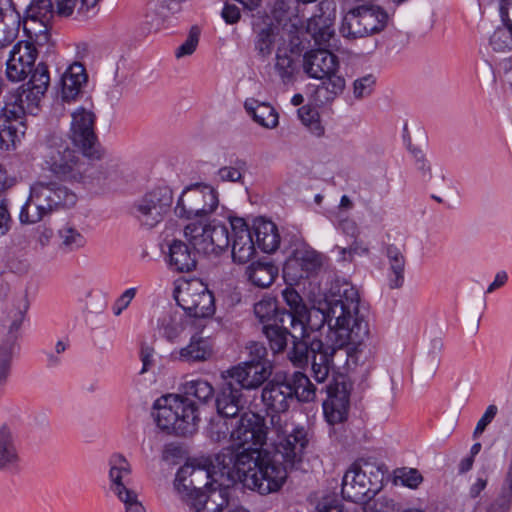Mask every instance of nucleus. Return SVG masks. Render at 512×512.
I'll use <instances>...</instances> for the list:
<instances>
[{
    "label": "nucleus",
    "mask_w": 512,
    "mask_h": 512,
    "mask_svg": "<svg viewBox=\"0 0 512 512\" xmlns=\"http://www.w3.org/2000/svg\"><path fill=\"white\" fill-rule=\"evenodd\" d=\"M269 433L273 432L262 416L243 413L231 431V447L223 448L216 456L222 474L262 495L276 492L283 486L288 470L302 461L308 445L305 428L294 427L289 434H276L274 449L270 452L262 449Z\"/></svg>",
    "instance_id": "f257e3e1"
},
{
    "label": "nucleus",
    "mask_w": 512,
    "mask_h": 512,
    "mask_svg": "<svg viewBox=\"0 0 512 512\" xmlns=\"http://www.w3.org/2000/svg\"><path fill=\"white\" fill-rule=\"evenodd\" d=\"M282 296L289 310L281 308L280 320L286 321L291 329L301 328L303 332V324H306L312 330H320L327 323L338 346L364 343L369 337L368 322L360 312V296L353 286L344 288L340 298L331 302L327 311L315 307L309 309L293 288L284 289Z\"/></svg>",
    "instance_id": "f03ea898"
},
{
    "label": "nucleus",
    "mask_w": 512,
    "mask_h": 512,
    "mask_svg": "<svg viewBox=\"0 0 512 512\" xmlns=\"http://www.w3.org/2000/svg\"><path fill=\"white\" fill-rule=\"evenodd\" d=\"M43 169L55 178L84 187H101L106 179L105 173L86 156L71 148L69 143L58 135L47 137L41 152Z\"/></svg>",
    "instance_id": "7ed1b4c3"
},
{
    "label": "nucleus",
    "mask_w": 512,
    "mask_h": 512,
    "mask_svg": "<svg viewBox=\"0 0 512 512\" xmlns=\"http://www.w3.org/2000/svg\"><path fill=\"white\" fill-rule=\"evenodd\" d=\"M310 325L303 324V332L301 328L291 329L292 348L288 352V358L294 366L304 367L308 364L311 359V369L313 378L317 383H324L330 373L331 364L333 361V355L336 352V348H342V346L336 345H325L322 340L313 337L311 338ZM359 344L348 343L343 345L353 346L354 348L360 346Z\"/></svg>",
    "instance_id": "20e7f679"
},
{
    "label": "nucleus",
    "mask_w": 512,
    "mask_h": 512,
    "mask_svg": "<svg viewBox=\"0 0 512 512\" xmlns=\"http://www.w3.org/2000/svg\"><path fill=\"white\" fill-rule=\"evenodd\" d=\"M152 416L161 431L179 437L193 435L200 423L197 403L179 394L158 398L154 402Z\"/></svg>",
    "instance_id": "39448f33"
},
{
    "label": "nucleus",
    "mask_w": 512,
    "mask_h": 512,
    "mask_svg": "<svg viewBox=\"0 0 512 512\" xmlns=\"http://www.w3.org/2000/svg\"><path fill=\"white\" fill-rule=\"evenodd\" d=\"M332 48L319 46L303 55L302 67L308 77L323 80L314 91V100L319 105L332 102L345 89V79L338 75L339 59Z\"/></svg>",
    "instance_id": "423d86ee"
},
{
    "label": "nucleus",
    "mask_w": 512,
    "mask_h": 512,
    "mask_svg": "<svg viewBox=\"0 0 512 512\" xmlns=\"http://www.w3.org/2000/svg\"><path fill=\"white\" fill-rule=\"evenodd\" d=\"M78 201L77 194L58 182L37 181L30 187V195L20 211L24 224H34L46 215L62 209H70Z\"/></svg>",
    "instance_id": "0eeeda50"
},
{
    "label": "nucleus",
    "mask_w": 512,
    "mask_h": 512,
    "mask_svg": "<svg viewBox=\"0 0 512 512\" xmlns=\"http://www.w3.org/2000/svg\"><path fill=\"white\" fill-rule=\"evenodd\" d=\"M389 15L381 6L373 3L358 4L343 17L340 33L344 38L357 39L381 32Z\"/></svg>",
    "instance_id": "6e6552de"
},
{
    "label": "nucleus",
    "mask_w": 512,
    "mask_h": 512,
    "mask_svg": "<svg viewBox=\"0 0 512 512\" xmlns=\"http://www.w3.org/2000/svg\"><path fill=\"white\" fill-rule=\"evenodd\" d=\"M383 472L379 467L365 463L364 468L354 463L344 474L341 494L354 503H365L382 488Z\"/></svg>",
    "instance_id": "1a4fd4ad"
},
{
    "label": "nucleus",
    "mask_w": 512,
    "mask_h": 512,
    "mask_svg": "<svg viewBox=\"0 0 512 512\" xmlns=\"http://www.w3.org/2000/svg\"><path fill=\"white\" fill-rule=\"evenodd\" d=\"M184 236L198 253L219 255L230 245L228 224L213 219L207 224L189 223L184 228Z\"/></svg>",
    "instance_id": "9d476101"
},
{
    "label": "nucleus",
    "mask_w": 512,
    "mask_h": 512,
    "mask_svg": "<svg viewBox=\"0 0 512 512\" xmlns=\"http://www.w3.org/2000/svg\"><path fill=\"white\" fill-rule=\"evenodd\" d=\"M172 203L171 188L164 184L157 185L135 202L134 214L142 226L153 228L164 219Z\"/></svg>",
    "instance_id": "9b49d317"
},
{
    "label": "nucleus",
    "mask_w": 512,
    "mask_h": 512,
    "mask_svg": "<svg viewBox=\"0 0 512 512\" xmlns=\"http://www.w3.org/2000/svg\"><path fill=\"white\" fill-rule=\"evenodd\" d=\"M262 402L270 417L271 431L275 434H289L288 424L282 418L290 403L294 401L290 385L284 381H271L265 385L261 393Z\"/></svg>",
    "instance_id": "f8f14e48"
},
{
    "label": "nucleus",
    "mask_w": 512,
    "mask_h": 512,
    "mask_svg": "<svg viewBox=\"0 0 512 512\" xmlns=\"http://www.w3.org/2000/svg\"><path fill=\"white\" fill-rule=\"evenodd\" d=\"M218 204V193L213 187L196 184L182 192L175 207V214L185 219L204 217L211 214Z\"/></svg>",
    "instance_id": "ddd939ff"
},
{
    "label": "nucleus",
    "mask_w": 512,
    "mask_h": 512,
    "mask_svg": "<svg viewBox=\"0 0 512 512\" xmlns=\"http://www.w3.org/2000/svg\"><path fill=\"white\" fill-rule=\"evenodd\" d=\"M71 117L69 137L73 144L89 160L101 159L102 151L94 130L95 114L84 107H78Z\"/></svg>",
    "instance_id": "4468645a"
},
{
    "label": "nucleus",
    "mask_w": 512,
    "mask_h": 512,
    "mask_svg": "<svg viewBox=\"0 0 512 512\" xmlns=\"http://www.w3.org/2000/svg\"><path fill=\"white\" fill-rule=\"evenodd\" d=\"M177 304L190 317L207 318L214 314V296L201 281L185 282L174 292Z\"/></svg>",
    "instance_id": "2eb2a0df"
},
{
    "label": "nucleus",
    "mask_w": 512,
    "mask_h": 512,
    "mask_svg": "<svg viewBox=\"0 0 512 512\" xmlns=\"http://www.w3.org/2000/svg\"><path fill=\"white\" fill-rule=\"evenodd\" d=\"M52 0H32L26 9L23 27L30 40L37 45H44L50 39L49 30L54 18Z\"/></svg>",
    "instance_id": "dca6fc26"
},
{
    "label": "nucleus",
    "mask_w": 512,
    "mask_h": 512,
    "mask_svg": "<svg viewBox=\"0 0 512 512\" xmlns=\"http://www.w3.org/2000/svg\"><path fill=\"white\" fill-rule=\"evenodd\" d=\"M327 394L323 401L324 416L329 424L342 423L347 419L350 407V391L345 382L334 381L321 388Z\"/></svg>",
    "instance_id": "f3484780"
},
{
    "label": "nucleus",
    "mask_w": 512,
    "mask_h": 512,
    "mask_svg": "<svg viewBox=\"0 0 512 512\" xmlns=\"http://www.w3.org/2000/svg\"><path fill=\"white\" fill-rule=\"evenodd\" d=\"M37 50L32 41L17 42L6 62V76L12 82L24 80L34 67Z\"/></svg>",
    "instance_id": "a211bd4d"
},
{
    "label": "nucleus",
    "mask_w": 512,
    "mask_h": 512,
    "mask_svg": "<svg viewBox=\"0 0 512 512\" xmlns=\"http://www.w3.org/2000/svg\"><path fill=\"white\" fill-rule=\"evenodd\" d=\"M272 362L245 361L227 370V378L246 390L257 389L271 376Z\"/></svg>",
    "instance_id": "6ab92c4d"
},
{
    "label": "nucleus",
    "mask_w": 512,
    "mask_h": 512,
    "mask_svg": "<svg viewBox=\"0 0 512 512\" xmlns=\"http://www.w3.org/2000/svg\"><path fill=\"white\" fill-rule=\"evenodd\" d=\"M322 255L312 248H300L293 252L284 267L285 278L297 281L316 274L322 267Z\"/></svg>",
    "instance_id": "aec40b11"
},
{
    "label": "nucleus",
    "mask_w": 512,
    "mask_h": 512,
    "mask_svg": "<svg viewBox=\"0 0 512 512\" xmlns=\"http://www.w3.org/2000/svg\"><path fill=\"white\" fill-rule=\"evenodd\" d=\"M227 487L205 484V489L198 493H189L185 504L190 512H221L229 504Z\"/></svg>",
    "instance_id": "412c9836"
},
{
    "label": "nucleus",
    "mask_w": 512,
    "mask_h": 512,
    "mask_svg": "<svg viewBox=\"0 0 512 512\" xmlns=\"http://www.w3.org/2000/svg\"><path fill=\"white\" fill-rule=\"evenodd\" d=\"M210 472L204 466H195L192 463H186L179 468L176 473L174 485L181 494L184 502L189 493H198L205 489V484H214L209 482Z\"/></svg>",
    "instance_id": "4be33fe9"
},
{
    "label": "nucleus",
    "mask_w": 512,
    "mask_h": 512,
    "mask_svg": "<svg viewBox=\"0 0 512 512\" xmlns=\"http://www.w3.org/2000/svg\"><path fill=\"white\" fill-rule=\"evenodd\" d=\"M228 224L233 231L232 259L235 263L244 264L254 255L257 244L243 218L229 217Z\"/></svg>",
    "instance_id": "5701e85b"
},
{
    "label": "nucleus",
    "mask_w": 512,
    "mask_h": 512,
    "mask_svg": "<svg viewBox=\"0 0 512 512\" xmlns=\"http://www.w3.org/2000/svg\"><path fill=\"white\" fill-rule=\"evenodd\" d=\"M45 93L27 84L20 86L12 93L4 105V111L12 116L23 118L26 113L34 114Z\"/></svg>",
    "instance_id": "b1692460"
},
{
    "label": "nucleus",
    "mask_w": 512,
    "mask_h": 512,
    "mask_svg": "<svg viewBox=\"0 0 512 512\" xmlns=\"http://www.w3.org/2000/svg\"><path fill=\"white\" fill-rule=\"evenodd\" d=\"M301 49L298 45L278 47L275 56L274 72L284 85L293 84L300 70Z\"/></svg>",
    "instance_id": "393cba45"
},
{
    "label": "nucleus",
    "mask_w": 512,
    "mask_h": 512,
    "mask_svg": "<svg viewBox=\"0 0 512 512\" xmlns=\"http://www.w3.org/2000/svg\"><path fill=\"white\" fill-rule=\"evenodd\" d=\"M214 353V344L209 337L198 333L191 336L189 343L171 353V358L188 364L200 363L209 360Z\"/></svg>",
    "instance_id": "a878e982"
},
{
    "label": "nucleus",
    "mask_w": 512,
    "mask_h": 512,
    "mask_svg": "<svg viewBox=\"0 0 512 512\" xmlns=\"http://www.w3.org/2000/svg\"><path fill=\"white\" fill-rule=\"evenodd\" d=\"M242 388L227 378L215 397L217 413L228 417H237L244 408Z\"/></svg>",
    "instance_id": "bb28decb"
},
{
    "label": "nucleus",
    "mask_w": 512,
    "mask_h": 512,
    "mask_svg": "<svg viewBox=\"0 0 512 512\" xmlns=\"http://www.w3.org/2000/svg\"><path fill=\"white\" fill-rule=\"evenodd\" d=\"M334 22L335 12L326 13L322 9H320L319 14H315L308 19L306 30L316 45L330 48L336 47V44L333 43L336 41Z\"/></svg>",
    "instance_id": "cd10ccee"
},
{
    "label": "nucleus",
    "mask_w": 512,
    "mask_h": 512,
    "mask_svg": "<svg viewBox=\"0 0 512 512\" xmlns=\"http://www.w3.org/2000/svg\"><path fill=\"white\" fill-rule=\"evenodd\" d=\"M20 444L16 434L8 425L0 427V472H15L20 469Z\"/></svg>",
    "instance_id": "c85d7f7f"
},
{
    "label": "nucleus",
    "mask_w": 512,
    "mask_h": 512,
    "mask_svg": "<svg viewBox=\"0 0 512 512\" xmlns=\"http://www.w3.org/2000/svg\"><path fill=\"white\" fill-rule=\"evenodd\" d=\"M194 248L182 240H173L168 246L167 263L169 268L177 273H189L196 268L197 258Z\"/></svg>",
    "instance_id": "c756f323"
},
{
    "label": "nucleus",
    "mask_w": 512,
    "mask_h": 512,
    "mask_svg": "<svg viewBox=\"0 0 512 512\" xmlns=\"http://www.w3.org/2000/svg\"><path fill=\"white\" fill-rule=\"evenodd\" d=\"M88 81V75L83 64L74 62L61 77V98L65 102H71L82 92L83 86Z\"/></svg>",
    "instance_id": "7c9ffc66"
},
{
    "label": "nucleus",
    "mask_w": 512,
    "mask_h": 512,
    "mask_svg": "<svg viewBox=\"0 0 512 512\" xmlns=\"http://www.w3.org/2000/svg\"><path fill=\"white\" fill-rule=\"evenodd\" d=\"M500 15L504 27H498L490 36V46L496 52L512 50V0H502Z\"/></svg>",
    "instance_id": "2f4dec72"
},
{
    "label": "nucleus",
    "mask_w": 512,
    "mask_h": 512,
    "mask_svg": "<svg viewBox=\"0 0 512 512\" xmlns=\"http://www.w3.org/2000/svg\"><path fill=\"white\" fill-rule=\"evenodd\" d=\"M24 134L23 118L6 113L3 107L0 112V150L7 151L15 148L16 143L20 142Z\"/></svg>",
    "instance_id": "473e14b6"
},
{
    "label": "nucleus",
    "mask_w": 512,
    "mask_h": 512,
    "mask_svg": "<svg viewBox=\"0 0 512 512\" xmlns=\"http://www.w3.org/2000/svg\"><path fill=\"white\" fill-rule=\"evenodd\" d=\"M109 466L110 489L118 498H122L132 491L125 482L131 473L130 464L123 455L113 454L109 459Z\"/></svg>",
    "instance_id": "72a5a7b5"
},
{
    "label": "nucleus",
    "mask_w": 512,
    "mask_h": 512,
    "mask_svg": "<svg viewBox=\"0 0 512 512\" xmlns=\"http://www.w3.org/2000/svg\"><path fill=\"white\" fill-rule=\"evenodd\" d=\"M255 242L265 253L276 251L280 245V235L277 226L270 220L258 218L253 225Z\"/></svg>",
    "instance_id": "f704fd0d"
},
{
    "label": "nucleus",
    "mask_w": 512,
    "mask_h": 512,
    "mask_svg": "<svg viewBox=\"0 0 512 512\" xmlns=\"http://www.w3.org/2000/svg\"><path fill=\"white\" fill-rule=\"evenodd\" d=\"M385 254L389 265L387 272L388 286L390 289H399L405 281V256L400 248L393 244L386 247Z\"/></svg>",
    "instance_id": "c9c22d12"
},
{
    "label": "nucleus",
    "mask_w": 512,
    "mask_h": 512,
    "mask_svg": "<svg viewBox=\"0 0 512 512\" xmlns=\"http://www.w3.org/2000/svg\"><path fill=\"white\" fill-rule=\"evenodd\" d=\"M157 327L163 338L175 343L185 331L186 320L178 311H167L158 319Z\"/></svg>",
    "instance_id": "e433bc0d"
},
{
    "label": "nucleus",
    "mask_w": 512,
    "mask_h": 512,
    "mask_svg": "<svg viewBox=\"0 0 512 512\" xmlns=\"http://www.w3.org/2000/svg\"><path fill=\"white\" fill-rule=\"evenodd\" d=\"M251 284L259 288L269 287L278 276V268L271 262H252L245 272Z\"/></svg>",
    "instance_id": "4c0bfd02"
},
{
    "label": "nucleus",
    "mask_w": 512,
    "mask_h": 512,
    "mask_svg": "<svg viewBox=\"0 0 512 512\" xmlns=\"http://www.w3.org/2000/svg\"><path fill=\"white\" fill-rule=\"evenodd\" d=\"M244 107L259 125L270 129L278 125V113L270 104L258 103L255 99H247Z\"/></svg>",
    "instance_id": "58836bf2"
},
{
    "label": "nucleus",
    "mask_w": 512,
    "mask_h": 512,
    "mask_svg": "<svg viewBox=\"0 0 512 512\" xmlns=\"http://www.w3.org/2000/svg\"><path fill=\"white\" fill-rule=\"evenodd\" d=\"M285 380L292 389L293 399H297L300 402H310L315 399L317 389L304 373L300 371L294 372L290 377H286Z\"/></svg>",
    "instance_id": "ea45409f"
},
{
    "label": "nucleus",
    "mask_w": 512,
    "mask_h": 512,
    "mask_svg": "<svg viewBox=\"0 0 512 512\" xmlns=\"http://www.w3.org/2000/svg\"><path fill=\"white\" fill-rule=\"evenodd\" d=\"M288 326L289 324L269 323L262 327V332L274 354L283 352L286 349L288 336L291 337V331L288 330Z\"/></svg>",
    "instance_id": "a19ab883"
},
{
    "label": "nucleus",
    "mask_w": 512,
    "mask_h": 512,
    "mask_svg": "<svg viewBox=\"0 0 512 512\" xmlns=\"http://www.w3.org/2000/svg\"><path fill=\"white\" fill-rule=\"evenodd\" d=\"M19 15L0 6V48L9 45L19 31Z\"/></svg>",
    "instance_id": "79ce46f5"
},
{
    "label": "nucleus",
    "mask_w": 512,
    "mask_h": 512,
    "mask_svg": "<svg viewBox=\"0 0 512 512\" xmlns=\"http://www.w3.org/2000/svg\"><path fill=\"white\" fill-rule=\"evenodd\" d=\"M282 310L278 307L276 298L265 297L254 305V314L262 323L266 325L269 323L287 324L286 321H281Z\"/></svg>",
    "instance_id": "37998d69"
},
{
    "label": "nucleus",
    "mask_w": 512,
    "mask_h": 512,
    "mask_svg": "<svg viewBox=\"0 0 512 512\" xmlns=\"http://www.w3.org/2000/svg\"><path fill=\"white\" fill-rule=\"evenodd\" d=\"M182 397L196 399L199 404H206L214 398V388L206 380L196 379L186 382L182 388Z\"/></svg>",
    "instance_id": "c03bdc74"
},
{
    "label": "nucleus",
    "mask_w": 512,
    "mask_h": 512,
    "mask_svg": "<svg viewBox=\"0 0 512 512\" xmlns=\"http://www.w3.org/2000/svg\"><path fill=\"white\" fill-rule=\"evenodd\" d=\"M235 417H228L217 413L216 417H213L207 427V433L211 440L215 442H221L226 440L228 437L231 440L230 427L233 426V420Z\"/></svg>",
    "instance_id": "a18cd8bd"
},
{
    "label": "nucleus",
    "mask_w": 512,
    "mask_h": 512,
    "mask_svg": "<svg viewBox=\"0 0 512 512\" xmlns=\"http://www.w3.org/2000/svg\"><path fill=\"white\" fill-rule=\"evenodd\" d=\"M61 248L67 252L78 250L85 246L86 238L76 228L66 225L59 230Z\"/></svg>",
    "instance_id": "49530a36"
},
{
    "label": "nucleus",
    "mask_w": 512,
    "mask_h": 512,
    "mask_svg": "<svg viewBox=\"0 0 512 512\" xmlns=\"http://www.w3.org/2000/svg\"><path fill=\"white\" fill-rule=\"evenodd\" d=\"M99 0H56L57 13L61 16H70L75 9L86 14L96 6Z\"/></svg>",
    "instance_id": "de8ad7c7"
},
{
    "label": "nucleus",
    "mask_w": 512,
    "mask_h": 512,
    "mask_svg": "<svg viewBox=\"0 0 512 512\" xmlns=\"http://www.w3.org/2000/svg\"><path fill=\"white\" fill-rule=\"evenodd\" d=\"M298 116L312 134L318 137L324 134V127L321 125L319 113L315 108L304 105L298 109Z\"/></svg>",
    "instance_id": "09e8293b"
},
{
    "label": "nucleus",
    "mask_w": 512,
    "mask_h": 512,
    "mask_svg": "<svg viewBox=\"0 0 512 512\" xmlns=\"http://www.w3.org/2000/svg\"><path fill=\"white\" fill-rule=\"evenodd\" d=\"M29 87H35L37 90L46 93L50 85V75L48 66L40 62L34 69L32 68L31 77L26 83Z\"/></svg>",
    "instance_id": "8fccbe9b"
},
{
    "label": "nucleus",
    "mask_w": 512,
    "mask_h": 512,
    "mask_svg": "<svg viewBox=\"0 0 512 512\" xmlns=\"http://www.w3.org/2000/svg\"><path fill=\"white\" fill-rule=\"evenodd\" d=\"M395 479L411 489H416L423 481V477L417 469L406 467L395 471Z\"/></svg>",
    "instance_id": "3c124183"
},
{
    "label": "nucleus",
    "mask_w": 512,
    "mask_h": 512,
    "mask_svg": "<svg viewBox=\"0 0 512 512\" xmlns=\"http://www.w3.org/2000/svg\"><path fill=\"white\" fill-rule=\"evenodd\" d=\"M274 40L275 36L273 29L270 27L262 28L256 36L255 49L262 56H267L272 52Z\"/></svg>",
    "instance_id": "603ef678"
},
{
    "label": "nucleus",
    "mask_w": 512,
    "mask_h": 512,
    "mask_svg": "<svg viewBox=\"0 0 512 512\" xmlns=\"http://www.w3.org/2000/svg\"><path fill=\"white\" fill-rule=\"evenodd\" d=\"M376 78L372 74H367L357 78L353 83V94L356 99H362L372 94Z\"/></svg>",
    "instance_id": "864d4df0"
},
{
    "label": "nucleus",
    "mask_w": 512,
    "mask_h": 512,
    "mask_svg": "<svg viewBox=\"0 0 512 512\" xmlns=\"http://www.w3.org/2000/svg\"><path fill=\"white\" fill-rule=\"evenodd\" d=\"M512 507V490L501 487L495 500L488 506L486 512H510Z\"/></svg>",
    "instance_id": "5fc2aeb1"
},
{
    "label": "nucleus",
    "mask_w": 512,
    "mask_h": 512,
    "mask_svg": "<svg viewBox=\"0 0 512 512\" xmlns=\"http://www.w3.org/2000/svg\"><path fill=\"white\" fill-rule=\"evenodd\" d=\"M199 35V29L193 26L189 32L187 39L176 49V58H182L193 54L199 42Z\"/></svg>",
    "instance_id": "6e6d98bb"
},
{
    "label": "nucleus",
    "mask_w": 512,
    "mask_h": 512,
    "mask_svg": "<svg viewBox=\"0 0 512 512\" xmlns=\"http://www.w3.org/2000/svg\"><path fill=\"white\" fill-rule=\"evenodd\" d=\"M136 288L126 289L114 302L113 304V313L116 316H119L131 303L136 295Z\"/></svg>",
    "instance_id": "4d7b16f0"
},
{
    "label": "nucleus",
    "mask_w": 512,
    "mask_h": 512,
    "mask_svg": "<svg viewBox=\"0 0 512 512\" xmlns=\"http://www.w3.org/2000/svg\"><path fill=\"white\" fill-rule=\"evenodd\" d=\"M497 406L495 405H489L482 415V417L479 419V421L476 424V427L473 432V437L477 438L479 435H481L486 427L492 422V420L495 418L497 414Z\"/></svg>",
    "instance_id": "13d9d810"
},
{
    "label": "nucleus",
    "mask_w": 512,
    "mask_h": 512,
    "mask_svg": "<svg viewBox=\"0 0 512 512\" xmlns=\"http://www.w3.org/2000/svg\"><path fill=\"white\" fill-rule=\"evenodd\" d=\"M237 164L239 165L238 167L225 166V167L220 168L217 173L218 177L222 181H230V182L239 181L242 178V173H241L240 169H241V166L245 165V163L239 161Z\"/></svg>",
    "instance_id": "bf43d9fd"
},
{
    "label": "nucleus",
    "mask_w": 512,
    "mask_h": 512,
    "mask_svg": "<svg viewBox=\"0 0 512 512\" xmlns=\"http://www.w3.org/2000/svg\"><path fill=\"white\" fill-rule=\"evenodd\" d=\"M23 319H24V311L18 310L17 312H15L13 321L9 327L8 337H7L6 341L3 342V343H11V351L13 350L15 341L17 339V332L21 327Z\"/></svg>",
    "instance_id": "052dcab7"
},
{
    "label": "nucleus",
    "mask_w": 512,
    "mask_h": 512,
    "mask_svg": "<svg viewBox=\"0 0 512 512\" xmlns=\"http://www.w3.org/2000/svg\"><path fill=\"white\" fill-rule=\"evenodd\" d=\"M494 75H498L503 82L512 87V61L510 59H503L501 62L496 64Z\"/></svg>",
    "instance_id": "680f3d73"
},
{
    "label": "nucleus",
    "mask_w": 512,
    "mask_h": 512,
    "mask_svg": "<svg viewBox=\"0 0 512 512\" xmlns=\"http://www.w3.org/2000/svg\"><path fill=\"white\" fill-rule=\"evenodd\" d=\"M118 499L124 503L126 512H146L135 491L128 492Z\"/></svg>",
    "instance_id": "e2e57ef3"
},
{
    "label": "nucleus",
    "mask_w": 512,
    "mask_h": 512,
    "mask_svg": "<svg viewBox=\"0 0 512 512\" xmlns=\"http://www.w3.org/2000/svg\"><path fill=\"white\" fill-rule=\"evenodd\" d=\"M248 349L250 356V359L248 361L271 362L269 359H267L268 352L264 344L259 342H253L249 345Z\"/></svg>",
    "instance_id": "0e129e2a"
},
{
    "label": "nucleus",
    "mask_w": 512,
    "mask_h": 512,
    "mask_svg": "<svg viewBox=\"0 0 512 512\" xmlns=\"http://www.w3.org/2000/svg\"><path fill=\"white\" fill-rule=\"evenodd\" d=\"M221 15L227 24H235L241 17L240 9L236 5L229 3L224 5Z\"/></svg>",
    "instance_id": "69168bd1"
},
{
    "label": "nucleus",
    "mask_w": 512,
    "mask_h": 512,
    "mask_svg": "<svg viewBox=\"0 0 512 512\" xmlns=\"http://www.w3.org/2000/svg\"><path fill=\"white\" fill-rule=\"evenodd\" d=\"M140 359L142 362L141 374L146 373L154 365V349L149 346L141 348Z\"/></svg>",
    "instance_id": "338daca9"
},
{
    "label": "nucleus",
    "mask_w": 512,
    "mask_h": 512,
    "mask_svg": "<svg viewBox=\"0 0 512 512\" xmlns=\"http://www.w3.org/2000/svg\"><path fill=\"white\" fill-rule=\"evenodd\" d=\"M338 227L348 236L355 238L358 235V226L356 222L350 218L339 220Z\"/></svg>",
    "instance_id": "774afa93"
}]
</instances>
